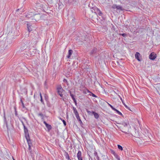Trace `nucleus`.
<instances>
[{
	"label": "nucleus",
	"instance_id": "nucleus-1",
	"mask_svg": "<svg viewBox=\"0 0 160 160\" xmlns=\"http://www.w3.org/2000/svg\"><path fill=\"white\" fill-rule=\"evenodd\" d=\"M122 125L123 126V127L122 128V130H120L125 134H128V132H129L127 124L126 122H123L122 123Z\"/></svg>",
	"mask_w": 160,
	"mask_h": 160
},
{
	"label": "nucleus",
	"instance_id": "nucleus-2",
	"mask_svg": "<svg viewBox=\"0 0 160 160\" xmlns=\"http://www.w3.org/2000/svg\"><path fill=\"white\" fill-rule=\"evenodd\" d=\"M73 112L74 113V114L76 116V117L78 121L79 122L80 124L81 125H82L83 123L80 119V117L78 113L77 110L74 107H73Z\"/></svg>",
	"mask_w": 160,
	"mask_h": 160
},
{
	"label": "nucleus",
	"instance_id": "nucleus-3",
	"mask_svg": "<svg viewBox=\"0 0 160 160\" xmlns=\"http://www.w3.org/2000/svg\"><path fill=\"white\" fill-rule=\"evenodd\" d=\"M28 43H23L22 44V46L21 47V49L22 51H23L26 49L27 48H29L30 46V42L29 41Z\"/></svg>",
	"mask_w": 160,
	"mask_h": 160
},
{
	"label": "nucleus",
	"instance_id": "nucleus-4",
	"mask_svg": "<svg viewBox=\"0 0 160 160\" xmlns=\"http://www.w3.org/2000/svg\"><path fill=\"white\" fill-rule=\"evenodd\" d=\"M156 57V54L153 52L151 53L149 55V59L152 60H155Z\"/></svg>",
	"mask_w": 160,
	"mask_h": 160
},
{
	"label": "nucleus",
	"instance_id": "nucleus-5",
	"mask_svg": "<svg viewBox=\"0 0 160 160\" xmlns=\"http://www.w3.org/2000/svg\"><path fill=\"white\" fill-rule=\"evenodd\" d=\"M135 58L137 59V60L139 61H141L142 60V58L140 59L139 57H141L140 54L138 52H136L135 54Z\"/></svg>",
	"mask_w": 160,
	"mask_h": 160
},
{
	"label": "nucleus",
	"instance_id": "nucleus-6",
	"mask_svg": "<svg viewBox=\"0 0 160 160\" xmlns=\"http://www.w3.org/2000/svg\"><path fill=\"white\" fill-rule=\"evenodd\" d=\"M43 123L45 125L46 127L48 129V131H49L52 128V127L50 125H49L45 121H44L43 122Z\"/></svg>",
	"mask_w": 160,
	"mask_h": 160
},
{
	"label": "nucleus",
	"instance_id": "nucleus-7",
	"mask_svg": "<svg viewBox=\"0 0 160 160\" xmlns=\"http://www.w3.org/2000/svg\"><path fill=\"white\" fill-rule=\"evenodd\" d=\"M57 92L58 93H62L64 90L62 88V87L60 86L59 87L57 88Z\"/></svg>",
	"mask_w": 160,
	"mask_h": 160
},
{
	"label": "nucleus",
	"instance_id": "nucleus-8",
	"mask_svg": "<svg viewBox=\"0 0 160 160\" xmlns=\"http://www.w3.org/2000/svg\"><path fill=\"white\" fill-rule=\"evenodd\" d=\"M94 12L97 14H98L99 16H102V12L98 8H97L96 11H94Z\"/></svg>",
	"mask_w": 160,
	"mask_h": 160
},
{
	"label": "nucleus",
	"instance_id": "nucleus-9",
	"mask_svg": "<svg viewBox=\"0 0 160 160\" xmlns=\"http://www.w3.org/2000/svg\"><path fill=\"white\" fill-rule=\"evenodd\" d=\"M97 52V49L96 48H94L90 52V54L91 55L95 54Z\"/></svg>",
	"mask_w": 160,
	"mask_h": 160
},
{
	"label": "nucleus",
	"instance_id": "nucleus-10",
	"mask_svg": "<svg viewBox=\"0 0 160 160\" xmlns=\"http://www.w3.org/2000/svg\"><path fill=\"white\" fill-rule=\"evenodd\" d=\"M10 47V45H4V46L2 47V51L5 50H7Z\"/></svg>",
	"mask_w": 160,
	"mask_h": 160
},
{
	"label": "nucleus",
	"instance_id": "nucleus-11",
	"mask_svg": "<svg viewBox=\"0 0 160 160\" xmlns=\"http://www.w3.org/2000/svg\"><path fill=\"white\" fill-rule=\"evenodd\" d=\"M31 24L30 23H28L27 24V28H28V31L30 32L32 30V28L31 27Z\"/></svg>",
	"mask_w": 160,
	"mask_h": 160
},
{
	"label": "nucleus",
	"instance_id": "nucleus-12",
	"mask_svg": "<svg viewBox=\"0 0 160 160\" xmlns=\"http://www.w3.org/2000/svg\"><path fill=\"white\" fill-rule=\"evenodd\" d=\"M34 19L36 21L39 20V19L41 18V15L40 14L35 15Z\"/></svg>",
	"mask_w": 160,
	"mask_h": 160
},
{
	"label": "nucleus",
	"instance_id": "nucleus-13",
	"mask_svg": "<svg viewBox=\"0 0 160 160\" xmlns=\"http://www.w3.org/2000/svg\"><path fill=\"white\" fill-rule=\"evenodd\" d=\"M73 52V51L72 50L70 49L68 51V54L67 56V57L68 58H70L71 55L72 54Z\"/></svg>",
	"mask_w": 160,
	"mask_h": 160
},
{
	"label": "nucleus",
	"instance_id": "nucleus-14",
	"mask_svg": "<svg viewBox=\"0 0 160 160\" xmlns=\"http://www.w3.org/2000/svg\"><path fill=\"white\" fill-rule=\"evenodd\" d=\"M69 93H70V96H71V97L72 99V100H75V95L74 94H73L72 92H71V91H69Z\"/></svg>",
	"mask_w": 160,
	"mask_h": 160
},
{
	"label": "nucleus",
	"instance_id": "nucleus-15",
	"mask_svg": "<svg viewBox=\"0 0 160 160\" xmlns=\"http://www.w3.org/2000/svg\"><path fill=\"white\" fill-rule=\"evenodd\" d=\"M4 123L6 124V126L7 127V129H8V123H7V121L6 120V118L5 114H4Z\"/></svg>",
	"mask_w": 160,
	"mask_h": 160
},
{
	"label": "nucleus",
	"instance_id": "nucleus-16",
	"mask_svg": "<svg viewBox=\"0 0 160 160\" xmlns=\"http://www.w3.org/2000/svg\"><path fill=\"white\" fill-rule=\"evenodd\" d=\"M89 6L90 7H91L90 4H89ZM91 8L92 9V12H94V11H96V9L98 8L96 7L95 6H93V7L92 6L91 7Z\"/></svg>",
	"mask_w": 160,
	"mask_h": 160
},
{
	"label": "nucleus",
	"instance_id": "nucleus-17",
	"mask_svg": "<svg viewBox=\"0 0 160 160\" xmlns=\"http://www.w3.org/2000/svg\"><path fill=\"white\" fill-rule=\"evenodd\" d=\"M77 156L78 158L82 157V152L80 151H78L77 154Z\"/></svg>",
	"mask_w": 160,
	"mask_h": 160
},
{
	"label": "nucleus",
	"instance_id": "nucleus-18",
	"mask_svg": "<svg viewBox=\"0 0 160 160\" xmlns=\"http://www.w3.org/2000/svg\"><path fill=\"white\" fill-rule=\"evenodd\" d=\"M93 113V115H94L95 118L97 119H98L99 117V115L98 113L95 112Z\"/></svg>",
	"mask_w": 160,
	"mask_h": 160
},
{
	"label": "nucleus",
	"instance_id": "nucleus-19",
	"mask_svg": "<svg viewBox=\"0 0 160 160\" xmlns=\"http://www.w3.org/2000/svg\"><path fill=\"white\" fill-rule=\"evenodd\" d=\"M114 110V111L116 112L118 114H119V115H121L123 117V115L122 114V113L121 112H119L118 110H117V109H116L115 108H114V110Z\"/></svg>",
	"mask_w": 160,
	"mask_h": 160
},
{
	"label": "nucleus",
	"instance_id": "nucleus-20",
	"mask_svg": "<svg viewBox=\"0 0 160 160\" xmlns=\"http://www.w3.org/2000/svg\"><path fill=\"white\" fill-rule=\"evenodd\" d=\"M65 156L66 157V158L68 159V160H71L70 158L69 155L68 154L67 152H65Z\"/></svg>",
	"mask_w": 160,
	"mask_h": 160
},
{
	"label": "nucleus",
	"instance_id": "nucleus-21",
	"mask_svg": "<svg viewBox=\"0 0 160 160\" xmlns=\"http://www.w3.org/2000/svg\"><path fill=\"white\" fill-rule=\"evenodd\" d=\"M86 111H87V112H88V114L89 115H93V113H94L93 112H94V111H89L88 109H87Z\"/></svg>",
	"mask_w": 160,
	"mask_h": 160
},
{
	"label": "nucleus",
	"instance_id": "nucleus-22",
	"mask_svg": "<svg viewBox=\"0 0 160 160\" xmlns=\"http://www.w3.org/2000/svg\"><path fill=\"white\" fill-rule=\"evenodd\" d=\"M25 133V137L26 138V139H29V138H30V136L29 135L28 132H27V133Z\"/></svg>",
	"mask_w": 160,
	"mask_h": 160
},
{
	"label": "nucleus",
	"instance_id": "nucleus-23",
	"mask_svg": "<svg viewBox=\"0 0 160 160\" xmlns=\"http://www.w3.org/2000/svg\"><path fill=\"white\" fill-rule=\"evenodd\" d=\"M26 140L28 142V145H32L31 140L30 139V138H29V139H26Z\"/></svg>",
	"mask_w": 160,
	"mask_h": 160
},
{
	"label": "nucleus",
	"instance_id": "nucleus-24",
	"mask_svg": "<svg viewBox=\"0 0 160 160\" xmlns=\"http://www.w3.org/2000/svg\"><path fill=\"white\" fill-rule=\"evenodd\" d=\"M14 109L15 110V116L16 117H17L19 118V116H18V112L17 111V109H16V107H14Z\"/></svg>",
	"mask_w": 160,
	"mask_h": 160
},
{
	"label": "nucleus",
	"instance_id": "nucleus-25",
	"mask_svg": "<svg viewBox=\"0 0 160 160\" xmlns=\"http://www.w3.org/2000/svg\"><path fill=\"white\" fill-rule=\"evenodd\" d=\"M59 119L62 121L63 122V123L65 126L66 125V123L65 121L63 119L59 117Z\"/></svg>",
	"mask_w": 160,
	"mask_h": 160
},
{
	"label": "nucleus",
	"instance_id": "nucleus-26",
	"mask_svg": "<svg viewBox=\"0 0 160 160\" xmlns=\"http://www.w3.org/2000/svg\"><path fill=\"white\" fill-rule=\"evenodd\" d=\"M83 92L84 94H86L87 92L90 93L91 92L88 90L86 89L83 90Z\"/></svg>",
	"mask_w": 160,
	"mask_h": 160
},
{
	"label": "nucleus",
	"instance_id": "nucleus-27",
	"mask_svg": "<svg viewBox=\"0 0 160 160\" xmlns=\"http://www.w3.org/2000/svg\"><path fill=\"white\" fill-rule=\"evenodd\" d=\"M117 9H118V10H119L121 11H122V10H123V9H122V7L121 6H119V5H118V6L117 5Z\"/></svg>",
	"mask_w": 160,
	"mask_h": 160
},
{
	"label": "nucleus",
	"instance_id": "nucleus-28",
	"mask_svg": "<svg viewBox=\"0 0 160 160\" xmlns=\"http://www.w3.org/2000/svg\"><path fill=\"white\" fill-rule=\"evenodd\" d=\"M118 147V149L121 151H122L123 150V147L120 145H117Z\"/></svg>",
	"mask_w": 160,
	"mask_h": 160
},
{
	"label": "nucleus",
	"instance_id": "nucleus-29",
	"mask_svg": "<svg viewBox=\"0 0 160 160\" xmlns=\"http://www.w3.org/2000/svg\"><path fill=\"white\" fill-rule=\"evenodd\" d=\"M40 101L43 104H44V102L43 100L42 96L41 93H40Z\"/></svg>",
	"mask_w": 160,
	"mask_h": 160
},
{
	"label": "nucleus",
	"instance_id": "nucleus-30",
	"mask_svg": "<svg viewBox=\"0 0 160 160\" xmlns=\"http://www.w3.org/2000/svg\"><path fill=\"white\" fill-rule=\"evenodd\" d=\"M114 156L118 160H120L119 156L117 153H116Z\"/></svg>",
	"mask_w": 160,
	"mask_h": 160
},
{
	"label": "nucleus",
	"instance_id": "nucleus-31",
	"mask_svg": "<svg viewBox=\"0 0 160 160\" xmlns=\"http://www.w3.org/2000/svg\"><path fill=\"white\" fill-rule=\"evenodd\" d=\"M90 93H91L89 94V95L92 96V97H95V98H97L98 97L97 96H96L95 94H94L93 93H92L91 92Z\"/></svg>",
	"mask_w": 160,
	"mask_h": 160
},
{
	"label": "nucleus",
	"instance_id": "nucleus-32",
	"mask_svg": "<svg viewBox=\"0 0 160 160\" xmlns=\"http://www.w3.org/2000/svg\"><path fill=\"white\" fill-rule=\"evenodd\" d=\"M137 133H136V134L134 135V136L136 138H139V137H140V135L138 134V131H137Z\"/></svg>",
	"mask_w": 160,
	"mask_h": 160
},
{
	"label": "nucleus",
	"instance_id": "nucleus-33",
	"mask_svg": "<svg viewBox=\"0 0 160 160\" xmlns=\"http://www.w3.org/2000/svg\"><path fill=\"white\" fill-rule=\"evenodd\" d=\"M20 102H21V103H22V108H25L26 107H25V106H24V104L22 101V98H21Z\"/></svg>",
	"mask_w": 160,
	"mask_h": 160
},
{
	"label": "nucleus",
	"instance_id": "nucleus-34",
	"mask_svg": "<svg viewBox=\"0 0 160 160\" xmlns=\"http://www.w3.org/2000/svg\"><path fill=\"white\" fill-rule=\"evenodd\" d=\"M38 115L39 116H41L42 117V119L43 118H44L43 115V114L42 113H39L38 114Z\"/></svg>",
	"mask_w": 160,
	"mask_h": 160
},
{
	"label": "nucleus",
	"instance_id": "nucleus-35",
	"mask_svg": "<svg viewBox=\"0 0 160 160\" xmlns=\"http://www.w3.org/2000/svg\"><path fill=\"white\" fill-rule=\"evenodd\" d=\"M102 160H106L107 159H108V157H106L105 155H103L102 156Z\"/></svg>",
	"mask_w": 160,
	"mask_h": 160
},
{
	"label": "nucleus",
	"instance_id": "nucleus-36",
	"mask_svg": "<svg viewBox=\"0 0 160 160\" xmlns=\"http://www.w3.org/2000/svg\"><path fill=\"white\" fill-rule=\"evenodd\" d=\"M29 41L30 42V40H26V39L24 40V43H28V42Z\"/></svg>",
	"mask_w": 160,
	"mask_h": 160
},
{
	"label": "nucleus",
	"instance_id": "nucleus-37",
	"mask_svg": "<svg viewBox=\"0 0 160 160\" xmlns=\"http://www.w3.org/2000/svg\"><path fill=\"white\" fill-rule=\"evenodd\" d=\"M108 104V105L110 107V108L112 109L113 110H114V109L115 108H114L109 103H108L107 102Z\"/></svg>",
	"mask_w": 160,
	"mask_h": 160
},
{
	"label": "nucleus",
	"instance_id": "nucleus-38",
	"mask_svg": "<svg viewBox=\"0 0 160 160\" xmlns=\"http://www.w3.org/2000/svg\"><path fill=\"white\" fill-rule=\"evenodd\" d=\"M119 35L121 36H122L123 37H125L127 36V34L125 33H123L122 34H120Z\"/></svg>",
	"mask_w": 160,
	"mask_h": 160
},
{
	"label": "nucleus",
	"instance_id": "nucleus-39",
	"mask_svg": "<svg viewBox=\"0 0 160 160\" xmlns=\"http://www.w3.org/2000/svg\"><path fill=\"white\" fill-rule=\"evenodd\" d=\"M111 153L113 154V155H114L116 153L114 150L112 149L111 150Z\"/></svg>",
	"mask_w": 160,
	"mask_h": 160
},
{
	"label": "nucleus",
	"instance_id": "nucleus-40",
	"mask_svg": "<svg viewBox=\"0 0 160 160\" xmlns=\"http://www.w3.org/2000/svg\"><path fill=\"white\" fill-rule=\"evenodd\" d=\"M117 5L116 4H114L112 6V8L114 9L115 8L117 9Z\"/></svg>",
	"mask_w": 160,
	"mask_h": 160
},
{
	"label": "nucleus",
	"instance_id": "nucleus-41",
	"mask_svg": "<svg viewBox=\"0 0 160 160\" xmlns=\"http://www.w3.org/2000/svg\"><path fill=\"white\" fill-rule=\"evenodd\" d=\"M123 104L124 105V106H125V107L127 108L128 109L130 110V111H131V110L130 109V108L128 107L127 105H126L125 104V103H124V102H123Z\"/></svg>",
	"mask_w": 160,
	"mask_h": 160
},
{
	"label": "nucleus",
	"instance_id": "nucleus-42",
	"mask_svg": "<svg viewBox=\"0 0 160 160\" xmlns=\"http://www.w3.org/2000/svg\"><path fill=\"white\" fill-rule=\"evenodd\" d=\"M94 156H96V157H97V156H98V153H97V152L96 151H94Z\"/></svg>",
	"mask_w": 160,
	"mask_h": 160
},
{
	"label": "nucleus",
	"instance_id": "nucleus-43",
	"mask_svg": "<svg viewBox=\"0 0 160 160\" xmlns=\"http://www.w3.org/2000/svg\"><path fill=\"white\" fill-rule=\"evenodd\" d=\"M24 132L25 133L28 132V128H26L25 129H24Z\"/></svg>",
	"mask_w": 160,
	"mask_h": 160
},
{
	"label": "nucleus",
	"instance_id": "nucleus-44",
	"mask_svg": "<svg viewBox=\"0 0 160 160\" xmlns=\"http://www.w3.org/2000/svg\"><path fill=\"white\" fill-rule=\"evenodd\" d=\"M19 119L20 120V121L21 122L23 126H24V125L25 124H24V122H23L19 118Z\"/></svg>",
	"mask_w": 160,
	"mask_h": 160
},
{
	"label": "nucleus",
	"instance_id": "nucleus-45",
	"mask_svg": "<svg viewBox=\"0 0 160 160\" xmlns=\"http://www.w3.org/2000/svg\"><path fill=\"white\" fill-rule=\"evenodd\" d=\"M29 147H28V149L29 150H30L31 149V147L32 146V145H28Z\"/></svg>",
	"mask_w": 160,
	"mask_h": 160
},
{
	"label": "nucleus",
	"instance_id": "nucleus-46",
	"mask_svg": "<svg viewBox=\"0 0 160 160\" xmlns=\"http://www.w3.org/2000/svg\"><path fill=\"white\" fill-rule=\"evenodd\" d=\"M63 82L67 83V84L68 83V81H67V80L65 79H63Z\"/></svg>",
	"mask_w": 160,
	"mask_h": 160
},
{
	"label": "nucleus",
	"instance_id": "nucleus-47",
	"mask_svg": "<svg viewBox=\"0 0 160 160\" xmlns=\"http://www.w3.org/2000/svg\"><path fill=\"white\" fill-rule=\"evenodd\" d=\"M73 101V102H74L75 105H77V101H76V100L75 99V100H74Z\"/></svg>",
	"mask_w": 160,
	"mask_h": 160
},
{
	"label": "nucleus",
	"instance_id": "nucleus-48",
	"mask_svg": "<svg viewBox=\"0 0 160 160\" xmlns=\"http://www.w3.org/2000/svg\"><path fill=\"white\" fill-rule=\"evenodd\" d=\"M118 96L119 97V98H120V99H121V100L122 101V103H123V102L122 98L119 95H118Z\"/></svg>",
	"mask_w": 160,
	"mask_h": 160
},
{
	"label": "nucleus",
	"instance_id": "nucleus-49",
	"mask_svg": "<svg viewBox=\"0 0 160 160\" xmlns=\"http://www.w3.org/2000/svg\"><path fill=\"white\" fill-rule=\"evenodd\" d=\"M58 94L60 96V97H62L63 94H62V93H58Z\"/></svg>",
	"mask_w": 160,
	"mask_h": 160
},
{
	"label": "nucleus",
	"instance_id": "nucleus-50",
	"mask_svg": "<svg viewBox=\"0 0 160 160\" xmlns=\"http://www.w3.org/2000/svg\"><path fill=\"white\" fill-rule=\"evenodd\" d=\"M127 151V149L126 148H125V149H123V151L124 152V153H125V154L126 153V152Z\"/></svg>",
	"mask_w": 160,
	"mask_h": 160
},
{
	"label": "nucleus",
	"instance_id": "nucleus-51",
	"mask_svg": "<svg viewBox=\"0 0 160 160\" xmlns=\"http://www.w3.org/2000/svg\"><path fill=\"white\" fill-rule=\"evenodd\" d=\"M78 160H83L82 157L79 158H78Z\"/></svg>",
	"mask_w": 160,
	"mask_h": 160
},
{
	"label": "nucleus",
	"instance_id": "nucleus-52",
	"mask_svg": "<svg viewBox=\"0 0 160 160\" xmlns=\"http://www.w3.org/2000/svg\"><path fill=\"white\" fill-rule=\"evenodd\" d=\"M23 126V128H24V129H25L26 128H27L26 127V126H25V125H24V126Z\"/></svg>",
	"mask_w": 160,
	"mask_h": 160
},
{
	"label": "nucleus",
	"instance_id": "nucleus-53",
	"mask_svg": "<svg viewBox=\"0 0 160 160\" xmlns=\"http://www.w3.org/2000/svg\"><path fill=\"white\" fill-rule=\"evenodd\" d=\"M30 153L31 154V156H32V151H30Z\"/></svg>",
	"mask_w": 160,
	"mask_h": 160
},
{
	"label": "nucleus",
	"instance_id": "nucleus-54",
	"mask_svg": "<svg viewBox=\"0 0 160 160\" xmlns=\"http://www.w3.org/2000/svg\"><path fill=\"white\" fill-rule=\"evenodd\" d=\"M22 118L23 119H24L26 121V119L25 118H24V117H23Z\"/></svg>",
	"mask_w": 160,
	"mask_h": 160
},
{
	"label": "nucleus",
	"instance_id": "nucleus-55",
	"mask_svg": "<svg viewBox=\"0 0 160 160\" xmlns=\"http://www.w3.org/2000/svg\"><path fill=\"white\" fill-rule=\"evenodd\" d=\"M19 10V9H18L16 10V12H18Z\"/></svg>",
	"mask_w": 160,
	"mask_h": 160
},
{
	"label": "nucleus",
	"instance_id": "nucleus-56",
	"mask_svg": "<svg viewBox=\"0 0 160 160\" xmlns=\"http://www.w3.org/2000/svg\"><path fill=\"white\" fill-rule=\"evenodd\" d=\"M139 139V140H140V139ZM138 142H140V140H138Z\"/></svg>",
	"mask_w": 160,
	"mask_h": 160
},
{
	"label": "nucleus",
	"instance_id": "nucleus-57",
	"mask_svg": "<svg viewBox=\"0 0 160 160\" xmlns=\"http://www.w3.org/2000/svg\"><path fill=\"white\" fill-rule=\"evenodd\" d=\"M45 98L46 100L47 99H46V96H45Z\"/></svg>",
	"mask_w": 160,
	"mask_h": 160
},
{
	"label": "nucleus",
	"instance_id": "nucleus-58",
	"mask_svg": "<svg viewBox=\"0 0 160 160\" xmlns=\"http://www.w3.org/2000/svg\"><path fill=\"white\" fill-rule=\"evenodd\" d=\"M89 157L91 159H92V158L90 156H89Z\"/></svg>",
	"mask_w": 160,
	"mask_h": 160
},
{
	"label": "nucleus",
	"instance_id": "nucleus-59",
	"mask_svg": "<svg viewBox=\"0 0 160 160\" xmlns=\"http://www.w3.org/2000/svg\"><path fill=\"white\" fill-rule=\"evenodd\" d=\"M142 143H142V142H141L140 143V144H142Z\"/></svg>",
	"mask_w": 160,
	"mask_h": 160
},
{
	"label": "nucleus",
	"instance_id": "nucleus-60",
	"mask_svg": "<svg viewBox=\"0 0 160 160\" xmlns=\"http://www.w3.org/2000/svg\"><path fill=\"white\" fill-rule=\"evenodd\" d=\"M13 160H15V159H14L13 158Z\"/></svg>",
	"mask_w": 160,
	"mask_h": 160
},
{
	"label": "nucleus",
	"instance_id": "nucleus-61",
	"mask_svg": "<svg viewBox=\"0 0 160 160\" xmlns=\"http://www.w3.org/2000/svg\"><path fill=\"white\" fill-rule=\"evenodd\" d=\"M125 130H126V129H127V128H125Z\"/></svg>",
	"mask_w": 160,
	"mask_h": 160
},
{
	"label": "nucleus",
	"instance_id": "nucleus-62",
	"mask_svg": "<svg viewBox=\"0 0 160 160\" xmlns=\"http://www.w3.org/2000/svg\"><path fill=\"white\" fill-rule=\"evenodd\" d=\"M34 98H35V95H34Z\"/></svg>",
	"mask_w": 160,
	"mask_h": 160
},
{
	"label": "nucleus",
	"instance_id": "nucleus-63",
	"mask_svg": "<svg viewBox=\"0 0 160 160\" xmlns=\"http://www.w3.org/2000/svg\"><path fill=\"white\" fill-rule=\"evenodd\" d=\"M62 100H63V101H64V99H62Z\"/></svg>",
	"mask_w": 160,
	"mask_h": 160
},
{
	"label": "nucleus",
	"instance_id": "nucleus-64",
	"mask_svg": "<svg viewBox=\"0 0 160 160\" xmlns=\"http://www.w3.org/2000/svg\"><path fill=\"white\" fill-rule=\"evenodd\" d=\"M103 19L104 20V18H103Z\"/></svg>",
	"mask_w": 160,
	"mask_h": 160
}]
</instances>
